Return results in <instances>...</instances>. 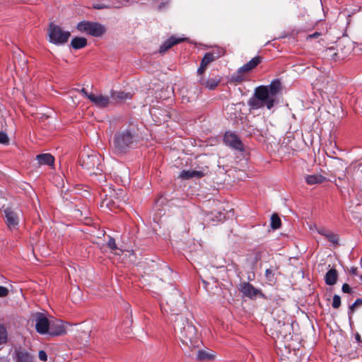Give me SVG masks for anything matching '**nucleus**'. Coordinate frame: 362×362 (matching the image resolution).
<instances>
[{"mask_svg": "<svg viewBox=\"0 0 362 362\" xmlns=\"http://www.w3.org/2000/svg\"><path fill=\"white\" fill-rule=\"evenodd\" d=\"M175 333L178 335L182 343L192 351L200 345V341L197 335V331L194 325L184 317H177L172 319Z\"/></svg>", "mask_w": 362, "mask_h": 362, "instance_id": "nucleus-1", "label": "nucleus"}, {"mask_svg": "<svg viewBox=\"0 0 362 362\" xmlns=\"http://www.w3.org/2000/svg\"><path fill=\"white\" fill-rule=\"evenodd\" d=\"M34 320L35 321V329L41 334L49 333L50 335H59L64 332L62 321L57 320L49 322L43 313H36L34 315Z\"/></svg>", "mask_w": 362, "mask_h": 362, "instance_id": "nucleus-2", "label": "nucleus"}, {"mask_svg": "<svg viewBox=\"0 0 362 362\" xmlns=\"http://www.w3.org/2000/svg\"><path fill=\"white\" fill-rule=\"evenodd\" d=\"M275 100L268 94L266 86H260L255 88L254 95L248 100V105L251 110H257L266 106L272 109Z\"/></svg>", "mask_w": 362, "mask_h": 362, "instance_id": "nucleus-3", "label": "nucleus"}, {"mask_svg": "<svg viewBox=\"0 0 362 362\" xmlns=\"http://www.w3.org/2000/svg\"><path fill=\"white\" fill-rule=\"evenodd\" d=\"M136 141L135 134L129 129H124L115 134L114 146L117 151H124Z\"/></svg>", "mask_w": 362, "mask_h": 362, "instance_id": "nucleus-4", "label": "nucleus"}, {"mask_svg": "<svg viewBox=\"0 0 362 362\" xmlns=\"http://www.w3.org/2000/svg\"><path fill=\"white\" fill-rule=\"evenodd\" d=\"M184 307L182 299L177 294L169 298L165 304L161 305V310L164 313L170 314L172 319H176L177 317L182 316L178 313Z\"/></svg>", "mask_w": 362, "mask_h": 362, "instance_id": "nucleus-5", "label": "nucleus"}, {"mask_svg": "<svg viewBox=\"0 0 362 362\" xmlns=\"http://www.w3.org/2000/svg\"><path fill=\"white\" fill-rule=\"evenodd\" d=\"M262 58L259 56L255 57L247 63L240 67L238 71L232 74L230 81L236 83L244 81L245 75L255 69L261 62Z\"/></svg>", "mask_w": 362, "mask_h": 362, "instance_id": "nucleus-6", "label": "nucleus"}, {"mask_svg": "<svg viewBox=\"0 0 362 362\" xmlns=\"http://www.w3.org/2000/svg\"><path fill=\"white\" fill-rule=\"evenodd\" d=\"M77 29L95 37H101L106 32V28L103 25L90 21L80 22L77 25Z\"/></svg>", "mask_w": 362, "mask_h": 362, "instance_id": "nucleus-7", "label": "nucleus"}, {"mask_svg": "<svg viewBox=\"0 0 362 362\" xmlns=\"http://www.w3.org/2000/svg\"><path fill=\"white\" fill-rule=\"evenodd\" d=\"M81 165L90 171L91 174L97 175L99 173V165H100V156L98 153H93L90 155L83 154L80 158Z\"/></svg>", "mask_w": 362, "mask_h": 362, "instance_id": "nucleus-8", "label": "nucleus"}, {"mask_svg": "<svg viewBox=\"0 0 362 362\" xmlns=\"http://www.w3.org/2000/svg\"><path fill=\"white\" fill-rule=\"evenodd\" d=\"M49 42L56 45H62L68 40V32H64L62 28L54 24L50 23L48 30Z\"/></svg>", "mask_w": 362, "mask_h": 362, "instance_id": "nucleus-9", "label": "nucleus"}, {"mask_svg": "<svg viewBox=\"0 0 362 362\" xmlns=\"http://www.w3.org/2000/svg\"><path fill=\"white\" fill-rule=\"evenodd\" d=\"M81 92H83L85 96L88 98L94 105L99 108L107 107L111 103L110 97L107 95L88 93L84 88H82Z\"/></svg>", "mask_w": 362, "mask_h": 362, "instance_id": "nucleus-10", "label": "nucleus"}, {"mask_svg": "<svg viewBox=\"0 0 362 362\" xmlns=\"http://www.w3.org/2000/svg\"><path fill=\"white\" fill-rule=\"evenodd\" d=\"M4 221L10 230L16 229L19 223L20 211L11 207L4 209Z\"/></svg>", "mask_w": 362, "mask_h": 362, "instance_id": "nucleus-11", "label": "nucleus"}, {"mask_svg": "<svg viewBox=\"0 0 362 362\" xmlns=\"http://www.w3.org/2000/svg\"><path fill=\"white\" fill-rule=\"evenodd\" d=\"M239 291L243 295L249 298H255L257 296H263L262 291L259 289L255 288L249 282L241 283L238 288Z\"/></svg>", "mask_w": 362, "mask_h": 362, "instance_id": "nucleus-12", "label": "nucleus"}, {"mask_svg": "<svg viewBox=\"0 0 362 362\" xmlns=\"http://www.w3.org/2000/svg\"><path fill=\"white\" fill-rule=\"evenodd\" d=\"M225 144L233 148V149L243 151L244 150V145L240 138L235 134L231 132H226L224 135Z\"/></svg>", "mask_w": 362, "mask_h": 362, "instance_id": "nucleus-13", "label": "nucleus"}, {"mask_svg": "<svg viewBox=\"0 0 362 362\" xmlns=\"http://www.w3.org/2000/svg\"><path fill=\"white\" fill-rule=\"evenodd\" d=\"M186 40L187 38L185 37H175V36H171L163 43V45L160 47L159 51L160 53H164L174 45L184 42Z\"/></svg>", "mask_w": 362, "mask_h": 362, "instance_id": "nucleus-14", "label": "nucleus"}, {"mask_svg": "<svg viewBox=\"0 0 362 362\" xmlns=\"http://www.w3.org/2000/svg\"><path fill=\"white\" fill-rule=\"evenodd\" d=\"M110 97L115 103H124L127 100L131 99L132 95L130 93L112 90L110 91Z\"/></svg>", "mask_w": 362, "mask_h": 362, "instance_id": "nucleus-15", "label": "nucleus"}, {"mask_svg": "<svg viewBox=\"0 0 362 362\" xmlns=\"http://www.w3.org/2000/svg\"><path fill=\"white\" fill-rule=\"evenodd\" d=\"M337 50L338 59L339 60L344 59L351 52V45L349 42L346 45L342 42H339L337 46Z\"/></svg>", "mask_w": 362, "mask_h": 362, "instance_id": "nucleus-16", "label": "nucleus"}, {"mask_svg": "<svg viewBox=\"0 0 362 362\" xmlns=\"http://www.w3.org/2000/svg\"><path fill=\"white\" fill-rule=\"evenodd\" d=\"M224 54L225 50L223 49H220L218 53H216L214 51L211 52H207L204 54L202 60V63L204 64V65L208 66L211 62L224 55Z\"/></svg>", "mask_w": 362, "mask_h": 362, "instance_id": "nucleus-17", "label": "nucleus"}, {"mask_svg": "<svg viewBox=\"0 0 362 362\" xmlns=\"http://www.w3.org/2000/svg\"><path fill=\"white\" fill-rule=\"evenodd\" d=\"M281 82L279 80L273 81L269 86H266L268 94L276 100V97L281 90Z\"/></svg>", "mask_w": 362, "mask_h": 362, "instance_id": "nucleus-18", "label": "nucleus"}, {"mask_svg": "<svg viewBox=\"0 0 362 362\" xmlns=\"http://www.w3.org/2000/svg\"><path fill=\"white\" fill-rule=\"evenodd\" d=\"M196 357L199 361L209 362L215 358V355L211 351L199 349L197 351Z\"/></svg>", "mask_w": 362, "mask_h": 362, "instance_id": "nucleus-19", "label": "nucleus"}, {"mask_svg": "<svg viewBox=\"0 0 362 362\" xmlns=\"http://www.w3.org/2000/svg\"><path fill=\"white\" fill-rule=\"evenodd\" d=\"M16 362H33V356L25 350H16Z\"/></svg>", "mask_w": 362, "mask_h": 362, "instance_id": "nucleus-20", "label": "nucleus"}, {"mask_svg": "<svg viewBox=\"0 0 362 362\" xmlns=\"http://www.w3.org/2000/svg\"><path fill=\"white\" fill-rule=\"evenodd\" d=\"M36 159L40 165H52L54 162V158L50 153L39 154Z\"/></svg>", "mask_w": 362, "mask_h": 362, "instance_id": "nucleus-21", "label": "nucleus"}, {"mask_svg": "<svg viewBox=\"0 0 362 362\" xmlns=\"http://www.w3.org/2000/svg\"><path fill=\"white\" fill-rule=\"evenodd\" d=\"M220 80L216 78L204 79L203 77H201L199 79L200 84L209 90L216 88Z\"/></svg>", "mask_w": 362, "mask_h": 362, "instance_id": "nucleus-22", "label": "nucleus"}, {"mask_svg": "<svg viewBox=\"0 0 362 362\" xmlns=\"http://www.w3.org/2000/svg\"><path fill=\"white\" fill-rule=\"evenodd\" d=\"M124 203L125 201L124 199H119L118 197L116 198V201L113 200L111 198H106L103 202V206H107V208L110 209V210L112 211L114 210L115 209L117 208V207H120V204L122 203Z\"/></svg>", "mask_w": 362, "mask_h": 362, "instance_id": "nucleus-23", "label": "nucleus"}, {"mask_svg": "<svg viewBox=\"0 0 362 362\" xmlns=\"http://www.w3.org/2000/svg\"><path fill=\"white\" fill-rule=\"evenodd\" d=\"M338 277L337 271L332 268L329 269L325 274V281L326 284L333 286L337 283Z\"/></svg>", "mask_w": 362, "mask_h": 362, "instance_id": "nucleus-24", "label": "nucleus"}, {"mask_svg": "<svg viewBox=\"0 0 362 362\" xmlns=\"http://www.w3.org/2000/svg\"><path fill=\"white\" fill-rule=\"evenodd\" d=\"M317 231L319 234L324 235L329 242L337 245L338 243V237L329 230L325 228H317Z\"/></svg>", "mask_w": 362, "mask_h": 362, "instance_id": "nucleus-25", "label": "nucleus"}, {"mask_svg": "<svg viewBox=\"0 0 362 362\" xmlns=\"http://www.w3.org/2000/svg\"><path fill=\"white\" fill-rule=\"evenodd\" d=\"M204 173L202 171L188 170H182L180 174V177L185 180H188L194 177H202Z\"/></svg>", "mask_w": 362, "mask_h": 362, "instance_id": "nucleus-26", "label": "nucleus"}, {"mask_svg": "<svg viewBox=\"0 0 362 362\" xmlns=\"http://www.w3.org/2000/svg\"><path fill=\"white\" fill-rule=\"evenodd\" d=\"M326 178L321 175H308L305 177V181L308 185H316L323 182Z\"/></svg>", "mask_w": 362, "mask_h": 362, "instance_id": "nucleus-27", "label": "nucleus"}, {"mask_svg": "<svg viewBox=\"0 0 362 362\" xmlns=\"http://www.w3.org/2000/svg\"><path fill=\"white\" fill-rule=\"evenodd\" d=\"M71 47L75 49H79L87 45V40L82 37H76L71 40Z\"/></svg>", "mask_w": 362, "mask_h": 362, "instance_id": "nucleus-28", "label": "nucleus"}, {"mask_svg": "<svg viewBox=\"0 0 362 362\" xmlns=\"http://www.w3.org/2000/svg\"><path fill=\"white\" fill-rule=\"evenodd\" d=\"M276 329H278L279 333L284 336V337L287 335V333L290 332V325L289 324H286L283 320H279L277 322Z\"/></svg>", "mask_w": 362, "mask_h": 362, "instance_id": "nucleus-29", "label": "nucleus"}, {"mask_svg": "<svg viewBox=\"0 0 362 362\" xmlns=\"http://www.w3.org/2000/svg\"><path fill=\"white\" fill-rule=\"evenodd\" d=\"M324 55L325 57H327L329 59H332L334 61L339 60V59H338V54H337V48H335L334 47L327 48L324 51Z\"/></svg>", "mask_w": 362, "mask_h": 362, "instance_id": "nucleus-30", "label": "nucleus"}, {"mask_svg": "<svg viewBox=\"0 0 362 362\" xmlns=\"http://www.w3.org/2000/svg\"><path fill=\"white\" fill-rule=\"evenodd\" d=\"M8 341V331L5 325L0 323V346L4 345Z\"/></svg>", "mask_w": 362, "mask_h": 362, "instance_id": "nucleus-31", "label": "nucleus"}, {"mask_svg": "<svg viewBox=\"0 0 362 362\" xmlns=\"http://www.w3.org/2000/svg\"><path fill=\"white\" fill-rule=\"evenodd\" d=\"M107 246L112 251L114 252V253L115 255H120V252H122V250L120 249L117 248L115 238H113L112 237L109 238V240L107 242Z\"/></svg>", "mask_w": 362, "mask_h": 362, "instance_id": "nucleus-32", "label": "nucleus"}, {"mask_svg": "<svg viewBox=\"0 0 362 362\" xmlns=\"http://www.w3.org/2000/svg\"><path fill=\"white\" fill-rule=\"evenodd\" d=\"M281 226V219L276 214H274L271 217V227L273 229H278Z\"/></svg>", "mask_w": 362, "mask_h": 362, "instance_id": "nucleus-33", "label": "nucleus"}, {"mask_svg": "<svg viewBox=\"0 0 362 362\" xmlns=\"http://www.w3.org/2000/svg\"><path fill=\"white\" fill-rule=\"evenodd\" d=\"M361 305H362V298H358L356 300V301L351 305H350L349 312V318H351V315H352V314L354 313L356 308H357L358 306H360Z\"/></svg>", "mask_w": 362, "mask_h": 362, "instance_id": "nucleus-34", "label": "nucleus"}, {"mask_svg": "<svg viewBox=\"0 0 362 362\" xmlns=\"http://www.w3.org/2000/svg\"><path fill=\"white\" fill-rule=\"evenodd\" d=\"M0 144L6 145L9 144V138L8 135L2 131H0Z\"/></svg>", "mask_w": 362, "mask_h": 362, "instance_id": "nucleus-35", "label": "nucleus"}, {"mask_svg": "<svg viewBox=\"0 0 362 362\" xmlns=\"http://www.w3.org/2000/svg\"><path fill=\"white\" fill-rule=\"evenodd\" d=\"M332 307L335 309H337L341 305V298L338 295H334L333 297V301L332 304Z\"/></svg>", "mask_w": 362, "mask_h": 362, "instance_id": "nucleus-36", "label": "nucleus"}, {"mask_svg": "<svg viewBox=\"0 0 362 362\" xmlns=\"http://www.w3.org/2000/svg\"><path fill=\"white\" fill-rule=\"evenodd\" d=\"M72 214L71 216L74 218H76V219H79L82 217L83 216V211L81 209H76V208H74V210H72Z\"/></svg>", "mask_w": 362, "mask_h": 362, "instance_id": "nucleus-37", "label": "nucleus"}, {"mask_svg": "<svg viewBox=\"0 0 362 362\" xmlns=\"http://www.w3.org/2000/svg\"><path fill=\"white\" fill-rule=\"evenodd\" d=\"M9 291L6 287L0 286V298L6 297L8 295Z\"/></svg>", "mask_w": 362, "mask_h": 362, "instance_id": "nucleus-38", "label": "nucleus"}, {"mask_svg": "<svg viewBox=\"0 0 362 362\" xmlns=\"http://www.w3.org/2000/svg\"><path fill=\"white\" fill-rule=\"evenodd\" d=\"M341 290L344 293H351L352 291L351 288L349 286L348 284L346 283L342 285Z\"/></svg>", "mask_w": 362, "mask_h": 362, "instance_id": "nucleus-39", "label": "nucleus"}, {"mask_svg": "<svg viewBox=\"0 0 362 362\" xmlns=\"http://www.w3.org/2000/svg\"><path fill=\"white\" fill-rule=\"evenodd\" d=\"M39 358L42 361H46L47 359V354L45 351H40L39 352Z\"/></svg>", "mask_w": 362, "mask_h": 362, "instance_id": "nucleus-40", "label": "nucleus"}, {"mask_svg": "<svg viewBox=\"0 0 362 362\" xmlns=\"http://www.w3.org/2000/svg\"><path fill=\"white\" fill-rule=\"evenodd\" d=\"M206 67H207V66L204 65V64H202L201 62V65H200L199 68L197 70L198 74L199 75H202L205 71Z\"/></svg>", "mask_w": 362, "mask_h": 362, "instance_id": "nucleus-41", "label": "nucleus"}, {"mask_svg": "<svg viewBox=\"0 0 362 362\" xmlns=\"http://www.w3.org/2000/svg\"><path fill=\"white\" fill-rule=\"evenodd\" d=\"M265 275H266V277L269 279V280H271V276H272V272L271 269H267L265 272Z\"/></svg>", "mask_w": 362, "mask_h": 362, "instance_id": "nucleus-42", "label": "nucleus"}, {"mask_svg": "<svg viewBox=\"0 0 362 362\" xmlns=\"http://www.w3.org/2000/svg\"><path fill=\"white\" fill-rule=\"evenodd\" d=\"M349 272L354 275H358V269L356 267H351L349 269Z\"/></svg>", "mask_w": 362, "mask_h": 362, "instance_id": "nucleus-43", "label": "nucleus"}, {"mask_svg": "<svg viewBox=\"0 0 362 362\" xmlns=\"http://www.w3.org/2000/svg\"><path fill=\"white\" fill-rule=\"evenodd\" d=\"M93 7L96 9H102V8H107V6H105V4H95L93 6Z\"/></svg>", "mask_w": 362, "mask_h": 362, "instance_id": "nucleus-44", "label": "nucleus"}, {"mask_svg": "<svg viewBox=\"0 0 362 362\" xmlns=\"http://www.w3.org/2000/svg\"><path fill=\"white\" fill-rule=\"evenodd\" d=\"M320 34L319 33L316 32V33H313V34H312V35H309V37H310V38H316V37H317L318 36H320Z\"/></svg>", "mask_w": 362, "mask_h": 362, "instance_id": "nucleus-45", "label": "nucleus"}, {"mask_svg": "<svg viewBox=\"0 0 362 362\" xmlns=\"http://www.w3.org/2000/svg\"><path fill=\"white\" fill-rule=\"evenodd\" d=\"M355 338H356V340L358 342H361V336H360V334H358V333H357V334H356Z\"/></svg>", "mask_w": 362, "mask_h": 362, "instance_id": "nucleus-46", "label": "nucleus"}, {"mask_svg": "<svg viewBox=\"0 0 362 362\" xmlns=\"http://www.w3.org/2000/svg\"><path fill=\"white\" fill-rule=\"evenodd\" d=\"M336 159H337V160L338 162V164L342 166V160L339 159V158H336Z\"/></svg>", "mask_w": 362, "mask_h": 362, "instance_id": "nucleus-47", "label": "nucleus"}, {"mask_svg": "<svg viewBox=\"0 0 362 362\" xmlns=\"http://www.w3.org/2000/svg\"><path fill=\"white\" fill-rule=\"evenodd\" d=\"M124 194V191L122 189H119V194L122 195Z\"/></svg>", "mask_w": 362, "mask_h": 362, "instance_id": "nucleus-48", "label": "nucleus"}, {"mask_svg": "<svg viewBox=\"0 0 362 362\" xmlns=\"http://www.w3.org/2000/svg\"><path fill=\"white\" fill-rule=\"evenodd\" d=\"M338 179H339V180H341L343 178H342V177H338Z\"/></svg>", "mask_w": 362, "mask_h": 362, "instance_id": "nucleus-49", "label": "nucleus"}, {"mask_svg": "<svg viewBox=\"0 0 362 362\" xmlns=\"http://www.w3.org/2000/svg\"><path fill=\"white\" fill-rule=\"evenodd\" d=\"M336 186H337L338 187H340V185L337 182H336Z\"/></svg>", "mask_w": 362, "mask_h": 362, "instance_id": "nucleus-50", "label": "nucleus"}, {"mask_svg": "<svg viewBox=\"0 0 362 362\" xmlns=\"http://www.w3.org/2000/svg\"><path fill=\"white\" fill-rule=\"evenodd\" d=\"M361 279L362 280V276H360Z\"/></svg>", "mask_w": 362, "mask_h": 362, "instance_id": "nucleus-51", "label": "nucleus"}]
</instances>
